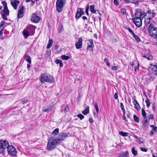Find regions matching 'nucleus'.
Masks as SVG:
<instances>
[{"label": "nucleus", "mask_w": 157, "mask_h": 157, "mask_svg": "<svg viewBox=\"0 0 157 157\" xmlns=\"http://www.w3.org/2000/svg\"><path fill=\"white\" fill-rule=\"evenodd\" d=\"M135 17L133 19V21L136 26L140 27L142 25V19L144 17V15L142 14L140 10H136Z\"/></svg>", "instance_id": "nucleus-1"}, {"label": "nucleus", "mask_w": 157, "mask_h": 157, "mask_svg": "<svg viewBox=\"0 0 157 157\" xmlns=\"http://www.w3.org/2000/svg\"><path fill=\"white\" fill-rule=\"evenodd\" d=\"M58 144L59 143L56 139L50 138L48 140L46 149L49 151L52 150L56 147Z\"/></svg>", "instance_id": "nucleus-2"}, {"label": "nucleus", "mask_w": 157, "mask_h": 157, "mask_svg": "<svg viewBox=\"0 0 157 157\" xmlns=\"http://www.w3.org/2000/svg\"><path fill=\"white\" fill-rule=\"evenodd\" d=\"M40 80L41 82L42 83H44L45 82L51 83L54 81L53 78L50 75L47 73L41 74Z\"/></svg>", "instance_id": "nucleus-3"}, {"label": "nucleus", "mask_w": 157, "mask_h": 157, "mask_svg": "<svg viewBox=\"0 0 157 157\" xmlns=\"http://www.w3.org/2000/svg\"><path fill=\"white\" fill-rule=\"evenodd\" d=\"M148 30L150 35L152 37L155 38L157 37V28L154 27V25L152 23L150 24L148 28Z\"/></svg>", "instance_id": "nucleus-4"}, {"label": "nucleus", "mask_w": 157, "mask_h": 157, "mask_svg": "<svg viewBox=\"0 0 157 157\" xmlns=\"http://www.w3.org/2000/svg\"><path fill=\"white\" fill-rule=\"evenodd\" d=\"M66 3V0H57L56 4V9L59 12H60L62 11Z\"/></svg>", "instance_id": "nucleus-5"}, {"label": "nucleus", "mask_w": 157, "mask_h": 157, "mask_svg": "<svg viewBox=\"0 0 157 157\" xmlns=\"http://www.w3.org/2000/svg\"><path fill=\"white\" fill-rule=\"evenodd\" d=\"M7 151L8 153L12 156H15L17 154V151L16 149L12 146H9L8 147Z\"/></svg>", "instance_id": "nucleus-6"}, {"label": "nucleus", "mask_w": 157, "mask_h": 157, "mask_svg": "<svg viewBox=\"0 0 157 157\" xmlns=\"http://www.w3.org/2000/svg\"><path fill=\"white\" fill-rule=\"evenodd\" d=\"M36 28V27L33 25H29L25 29L30 33V35L32 36L34 34L35 29Z\"/></svg>", "instance_id": "nucleus-7"}, {"label": "nucleus", "mask_w": 157, "mask_h": 157, "mask_svg": "<svg viewBox=\"0 0 157 157\" xmlns=\"http://www.w3.org/2000/svg\"><path fill=\"white\" fill-rule=\"evenodd\" d=\"M25 10L24 7L22 5H21L19 6L18 11V13L17 14V17L20 19L24 15V11Z\"/></svg>", "instance_id": "nucleus-8"}, {"label": "nucleus", "mask_w": 157, "mask_h": 157, "mask_svg": "<svg viewBox=\"0 0 157 157\" xmlns=\"http://www.w3.org/2000/svg\"><path fill=\"white\" fill-rule=\"evenodd\" d=\"M142 14L144 15V17H147L151 18L155 16L156 13L153 10H148V11L146 13L142 12Z\"/></svg>", "instance_id": "nucleus-9"}, {"label": "nucleus", "mask_w": 157, "mask_h": 157, "mask_svg": "<svg viewBox=\"0 0 157 157\" xmlns=\"http://www.w3.org/2000/svg\"><path fill=\"white\" fill-rule=\"evenodd\" d=\"M68 136V135L64 132L60 133L58 135V138L56 139L59 143L60 140H63Z\"/></svg>", "instance_id": "nucleus-10"}, {"label": "nucleus", "mask_w": 157, "mask_h": 157, "mask_svg": "<svg viewBox=\"0 0 157 157\" xmlns=\"http://www.w3.org/2000/svg\"><path fill=\"white\" fill-rule=\"evenodd\" d=\"M40 20V17L38 16L36 13H34L33 14L31 18V21L32 22L37 23Z\"/></svg>", "instance_id": "nucleus-11"}, {"label": "nucleus", "mask_w": 157, "mask_h": 157, "mask_svg": "<svg viewBox=\"0 0 157 157\" xmlns=\"http://www.w3.org/2000/svg\"><path fill=\"white\" fill-rule=\"evenodd\" d=\"M9 143L6 140L0 141V148L5 149L7 148L9 146Z\"/></svg>", "instance_id": "nucleus-12"}, {"label": "nucleus", "mask_w": 157, "mask_h": 157, "mask_svg": "<svg viewBox=\"0 0 157 157\" xmlns=\"http://www.w3.org/2000/svg\"><path fill=\"white\" fill-rule=\"evenodd\" d=\"M128 31L137 42H139L140 41V39L134 33L133 31L130 28H128Z\"/></svg>", "instance_id": "nucleus-13"}, {"label": "nucleus", "mask_w": 157, "mask_h": 157, "mask_svg": "<svg viewBox=\"0 0 157 157\" xmlns=\"http://www.w3.org/2000/svg\"><path fill=\"white\" fill-rule=\"evenodd\" d=\"M82 39L81 37L78 38V42L75 44V46L77 49H79L82 47Z\"/></svg>", "instance_id": "nucleus-14"}, {"label": "nucleus", "mask_w": 157, "mask_h": 157, "mask_svg": "<svg viewBox=\"0 0 157 157\" xmlns=\"http://www.w3.org/2000/svg\"><path fill=\"white\" fill-rule=\"evenodd\" d=\"M52 109V106L50 105H48L44 107L43 108V112H47L48 113L51 111Z\"/></svg>", "instance_id": "nucleus-15"}, {"label": "nucleus", "mask_w": 157, "mask_h": 157, "mask_svg": "<svg viewBox=\"0 0 157 157\" xmlns=\"http://www.w3.org/2000/svg\"><path fill=\"white\" fill-rule=\"evenodd\" d=\"M20 2L17 0H13L11 1V5L15 9H17V6L19 4Z\"/></svg>", "instance_id": "nucleus-16"}, {"label": "nucleus", "mask_w": 157, "mask_h": 157, "mask_svg": "<svg viewBox=\"0 0 157 157\" xmlns=\"http://www.w3.org/2000/svg\"><path fill=\"white\" fill-rule=\"evenodd\" d=\"M133 102L135 106V108L137 110H140V107L137 101L134 99Z\"/></svg>", "instance_id": "nucleus-17"}, {"label": "nucleus", "mask_w": 157, "mask_h": 157, "mask_svg": "<svg viewBox=\"0 0 157 157\" xmlns=\"http://www.w3.org/2000/svg\"><path fill=\"white\" fill-rule=\"evenodd\" d=\"M149 72L152 74L155 75H157V71L155 69V68L152 67L151 66L148 69Z\"/></svg>", "instance_id": "nucleus-18"}, {"label": "nucleus", "mask_w": 157, "mask_h": 157, "mask_svg": "<svg viewBox=\"0 0 157 157\" xmlns=\"http://www.w3.org/2000/svg\"><path fill=\"white\" fill-rule=\"evenodd\" d=\"M143 57L146 58L148 60H152L153 59V57L152 56L151 54L150 53H148L146 54L144 56H143Z\"/></svg>", "instance_id": "nucleus-19"}, {"label": "nucleus", "mask_w": 157, "mask_h": 157, "mask_svg": "<svg viewBox=\"0 0 157 157\" xmlns=\"http://www.w3.org/2000/svg\"><path fill=\"white\" fill-rule=\"evenodd\" d=\"M22 34L24 37V38L25 39H27L29 36H31L30 34H29L30 33L26 29L23 31Z\"/></svg>", "instance_id": "nucleus-20"}, {"label": "nucleus", "mask_w": 157, "mask_h": 157, "mask_svg": "<svg viewBox=\"0 0 157 157\" xmlns=\"http://www.w3.org/2000/svg\"><path fill=\"white\" fill-rule=\"evenodd\" d=\"M88 42L87 43V49H88L90 48H93L94 47V44L93 41L92 40H88Z\"/></svg>", "instance_id": "nucleus-21"}, {"label": "nucleus", "mask_w": 157, "mask_h": 157, "mask_svg": "<svg viewBox=\"0 0 157 157\" xmlns=\"http://www.w3.org/2000/svg\"><path fill=\"white\" fill-rule=\"evenodd\" d=\"M2 13H3L7 16H9V11L8 7H6L5 8H4V9L2 11Z\"/></svg>", "instance_id": "nucleus-22"}, {"label": "nucleus", "mask_w": 157, "mask_h": 157, "mask_svg": "<svg viewBox=\"0 0 157 157\" xmlns=\"http://www.w3.org/2000/svg\"><path fill=\"white\" fill-rule=\"evenodd\" d=\"M24 59L25 60L29 62V63H31V59L30 57L27 55H25L24 56Z\"/></svg>", "instance_id": "nucleus-23"}, {"label": "nucleus", "mask_w": 157, "mask_h": 157, "mask_svg": "<svg viewBox=\"0 0 157 157\" xmlns=\"http://www.w3.org/2000/svg\"><path fill=\"white\" fill-rule=\"evenodd\" d=\"M89 106H87L86 107V108L85 110L82 111V113L84 115H85L88 113H89Z\"/></svg>", "instance_id": "nucleus-24"}, {"label": "nucleus", "mask_w": 157, "mask_h": 157, "mask_svg": "<svg viewBox=\"0 0 157 157\" xmlns=\"http://www.w3.org/2000/svg\"><path fill=\"white\" fill-rule=\"evenodd\" d=\"M53 44V40L52 39H50L49 40L48 44L47 46V48H50L52 46Z\"/></svg>", "instance_id": "nucleus-25"}, {"label": "nucleus", "mask_w": 157, "mask_h": 157, "mask_svg": "<svg viewBox=\"0 0 157 157\" xmlns=\"http://www.w3.org/2000/svg\"><path fill=\"white\" fill-rule=\"evenodd\" d=\"M94 107L95 108L96 112V113L95 112L94 113V115L95 116V115L97 116V114L98 113L99 110L98 106V105L97 103H95L94 104Z\"/></svg>", "instance_id": "nucleus-26"}, {"label": "nucleus", "mask_w": 157, "mask_h": 157, "mask_svg": "<svg viewBox=\"0 0 157 157\" xmlns=\"http://www.w3.org/2000/svg\"><path fill=\"white\" fill-rule=\"evenodd\" d=\"M151 18L149 17L145 18L144 22L146 25H148L149 24H151L150 21Z\"/></svg>", "instance_id": "nucleus-27"}, {"label": "nucleus", "mask_w": 157, "mask_h": 157, "mask_svg": "<svg viewBox=\"0 0 157 157\" xmlns=\"http://www.w3.org/2000/svg\"><path fill=\"white\" fill-rule=\"evenodd\" d=\"M136 142L139 144H141L143 143L144 140L143 138L141 137H136Z\"/></svg>", "instance_id": "nucleus-28"}, {"label": "nucleus", "mask_w": 157, "mask_h": 157, "mask_svg": "<svg viewBox=\"0 0 157 157\" xmlns=\"http://www.w3.org/2000/svg\"><path fill=\"white\" fill-rule=\"evenodd\" d=\"M55 62L57 64H59V66L60 67H62L63 66V64L62 61L60 60L57 59L55 61Z\"/></svg>", "instance_id": "nucleus-29"}, {"label": "nucleus", "mask_w": 157, "mask_h": 157, "mask_svg": "<svg viewBox=\"0 0 157 157\" xmlns=\"http://www.w3.org/2000/svg\"><path fill=\"white\" fill-rule=\"evenodd\" d=\"M90 10L93 13H95L96 12V10H94V6L93 5L90 6Z\"/></svg>", "instance_id": "nucleus-30"}, {"label": "nucleus", "mask_w": 157, "mask_h": 157, "mask_svg": "<svg viewBox=\"0 0 157 157\" xmlns=\"http://www.w3.org/2000/svg\"><path fill=\"white\" fill-rule=\"evenodd\" d=\"M59 128H56L53 131V132H52V134L53 135H56L59 133Z\"/></svg>", "instance_id": "nucleus-31"}, {"label": "nucleus", "mask_w": 157, "mask_h": 157, "mask_svg": "<svg viewBox=\"0 0 157 157\" xmlns=\"http://www.w3.org/2000/svg\"><path fill=\"white\" fill-rule=\"evenodd\" d=\"M132 153L134 155H136L137 154V152L135 150L134 147H133L132 149Z\"/></svg>", "instance_id": "nucleus-32"}, {"label": "nucleus", "mask_w": 157, "mask_h": 157, "mask_svg": "<svg viewBox=\"0 0 157 157\" xmlns=\"http://www.w3.org/2000/svg\"><path fill=\"white\" fill-rule=\"evenodd\" d=\"M61 58L63 60H68L70 58L69 56L64 55H62Z\"/></svg>", "instance_id": "nucleus-33"}, {"label": "nucleus", "mask_w": 157, "mask_h": 157, "mask_svg": "<svg viewBox=\"0 0 157 157\" xmlns=\"http://www.w3.org/2000/svg\"><path fill=\"white\" fill-rule=\"evenodd\" d=\"M150 127L152 128V130L154 131L155 132H157V127L153 125H150Z\"/></svg>", "instance_id": "nucleus-34"}, {"label": "nucleus", "mask_w": 157, "mask_h": 157, "mask_svg": "<svg viewBox=\"0 0 157 157\" xmlns=\"http://www.w3.org/2000/svg\"><path fill=\"white\" fill-rule=\"evenodd\" d=\"M145 103L146 104L148 108L150 105V103L149 99H147L145 101Z\"/></svg>", "instance_id": "nucleus-35"}, {"label": "nucleus", "mask_w": 157, "mask_h": 157, "mask_svg": "<svg viewBox=\"0 0 157 157\" xmlns=\"http://www.w3.org/2000/svg\"><path fill=\"white\" fill-rule=\"evenodd\" d=\"M133 118L134 121L137 122L138 123L139 122V119L138 117L135 115H133Z\"/></svg>", "instance_id": "nucleus-36"}, {"label": "nucleus", "mask_w": 157, "mask_h": 157, "mask_svg": "<svg viewBox=\"0 0 157 157\" xmlns=\"http://www.w3.org/2000/svg\"><path fill=\"white\" fill-rule=\"evenodd\" d=\"M119 133L120 135L124 136H127L128 134L127 133L122 131L119 132Z\"/></svg>", "instance_id": "nucleus-37"}, {"label": "nucleus", "mask_w": 157, "mask_h": 157, "mask_svg": "<svg viewBox=\"0 0 157 157\" xmlns=\"http://www.w3.org/2000/svg\"><path fill=\"white\" fill-rule=\"evenodd\" d=\"M141 112L142 116L144 118H145L146 116V113L145 111L143 108H142L141 109Z\"/></svg>", "instance_id": "nucleus-38"}, {"label": "nucleus", "mask_w": 157, "mask_h": 157, "mask_svg": "<svg viewBox=\"0 0 157 157\" xmlns=\"http://www.w3.org/2000/svg\"><path fill=\"white\" fill-rule=\"evenodd\" d=\"M128 154V151H126L125 153H123L122 155H119L118 157H127V154Z\"/></svg>", "instance_id": "nucleus-39"}, {"label": "nucleus", "mask_w": 157, "mask_h": 157, "mask_svg": "<svg viewBox=\"0 0 157 157\" xmlns=\"http://www.w3.org/2000/svg\"><path fill=\"white\" fill-rule=\"evenodd\" d=\"M120 105H121V109L123 111V113H124V114H125V110L124 109V105H123V104L122 103H120Z\"/></svg>", "instance_id": "nucleus-40"}, {"label": "nucleus", "mask_w": 157, "mask_h": 157, "mask_svg": "<svg viewBox=\"0 0 157 157\" xmlns=\"http://www.w3.org/2000/svg\"><path fill=\"white\" fill-rule=\"evenodd\" d=\"M79 14H80V13H79V12L78 10H77V12L76 13V15H75V17H76V19H78L80 17H81L80 16H79L80 15Z\"/></svg>", "instance_id": "nucleus-41"}, {"label": "nucleus", "mask_w": 157, "mask_h": 157, "mask_svg": "<svg viewBox=\"0 0 157 157\" xmlns=\"http://www.w3.org/2000/svg\"><path fill=\"white\" fill-rule=\"evenodd\" d=\"M78 10L80 13V14H79L80 15L79 16L81 17L82 15H83L84 14V12L80 8L79 9H78Z\"/></svg>", "instance_id": "nucleus-42"}, {"label": "nucleus", "mask_w": 157, "mask_h": 157, "mask_svg": "<svg viewBox=\"0 0 157 157\" xmlns=\"http://www.w3.org/2000/svg\"><path fill=\"white\" fill-rule=\"evenodd\" d=\"M77 116L81 120H82L84 118V116L81 114H79L77 115Z\"/></svg>", "instance_id": "nucleus-43"}, {"label": "nucleus", "mask_w": 157, "mask_h": 157, "mask_svg": "<svg viewBox=\"0 0 157 157\" xmlns=\"http://www.w3.org/2000/svg\"><path fill=\"white\" fill-rule=\"evenodd\" d=\"M2 17L4 20H7V17L6 14H3V13H1Z\"/></svg>", "instance_id": "nucleus-44"}, {"label": "nucleus", "mask_w": 157, "mask_h": 157, "mask_svg": "<svg viewBox=\"0 0 157 157\" xmlns=\"http://www.w3.org/2000/svg\"><path fill=\"white\" fill-rule=\"evenodd\" d=\"M104 61L106 63V64L108 66H109L110 63L109 62L108 59L107 58H105L104 60Z\"/></svg>", "instance_id": "nucleus-45"}, {"label": "nucleus", "mask_w": 157, "mask_h": 157, "mask_svg": "<svg viewBox=\"0 0 157 157\" xmlns=\"http://www.w3.org/2000/svg\"><path fill=\"white\" fill-rule=\"evenodd\" d=\"M140 149L141 151L144 152H147V148H143L141 147L140 148Z\"/></svg>", "instance_id": "nucleus-46"}, {"label": "nucleus", "mask_w": 157, "mask_h": 157, "mask_svg": "<svg viewBox=\"0 0 157 157\" xmlns=\"http://www.w3.org/2000/svg\"><path fill=\"white\" fill-rule=\"evenodd\" d=\"M50 54H51L50 51H49V50H47L46 51V53H45V56L47 55V56H49L50 55Z\"/></svg>", "instance_id": "nucleus-47"}, {"label": "nucleus", "mask_w": 157, "mask_h": 157, "mask_svg": "<svg viewBox=\"0 0 157 157\" xmlns=\"http://www.w3.org/2000/svg\"><path fill=\"white\" fill-rule=\"evenodd\" d=\"M121 12L123 14H125L126 12V10L125 8H122L121 10Z\"/></svg>", "instance_id": "nucleus-48"}, {"label": "nucleus", "mask_w": 157, "mask_h": 157, "mask_svg": "<svg viewBox=\"0 0 157 157\" xmlns=\"http://www.w3.org/2000/svg\"><path fill=\"white\" fill-rule=\"evenodd\" d=\"M139 66V63H138L137 66H136V67H133V70H134L135 71H136V70H138Z\"/></svg>", "instance_id": "nucleus-49"}, {"label": "nucleus", "mask_w": 157, "mask_h": 157, "mask_svg": "<svg viewBox=\"0 0 157 157\" xmlns=\"http://www.w3.org/2000/svg\"><path fill=\"white\" fill-rule=\"evenodd\" d=\"M2 4L4 6V8H5L6 7H7V3L5 1H3L2 2Z\"/></svg>", "instance_id": "nucleus-50"}, {"label": "nucleus", "mask_w": 157, "mask_h": 157, "mask_svg": "<svg viewBox=\"0 0 157 157\" xmlns=\"http://www.w3.org/2000/svg\"><path fill=\"white\" fill-rule=\"evenodd\" d=\"M27 101V100L26 99H23L21 100V102L23 103V104L26 103Z\"/></svg>", "instance_id": "nucleus-51"}, {"label": "nucleus", "mask_w": 157, "mask_h": 157, "mask_svg": "<svg viewBox=\"0 0 157 157\" xmlns=\"http://www.w3.org/2000/svg\"><path fill=\"white\" fill-rule=\"evenodd\" d=\"M143 126L144 127H146L147 125V120L145 121L143 123Z\"/></svg>", "instance_id": "nucleus-52"}, {"label": "nucleus", "mask_w": 157, "mask_h": 157, "mask_svg": "<svg viewBox=\"0 0 157 157\" xmlns=\"http://www.w3.org/2000/svg\"><path fill=\"white\" fill-rule=\"evenodd\" d=\"M117 67L116 66H113L112 67V69L113 71H116L117 70Z\"/></svg>", "instance_id": "nucleus-53"}, {"label": "nucleus", "mask_w": 157, "mask_h": 157, "mask_svg": "<svg viewBox=\"0 0 157 157\" xmlns=\"http://www.w3.org/2000/svg\"><path fill=\"white\" fill-rule=\"evenodd\" d=\"M154 118V116L153 114H151L149 115L148 118L149 119H152Z\"/></svg>", "instance_id": "nucleus-54"}, {"label": "nucleus", "mask_w": 157, "mask_h": 157, "mask_svg": "<svg viewBox=\"0 0 157 157\" xmlns=\"http://www.w3.org/2000/svg\"><path fill=\"white\" fill-rule=\"evenodd\" d=\"M114 98L116 99H117L118 98V93H116L114 95Z\"/></svg>", "instance_id": "nucleus-55"}, {"label": "nucleus", "mask_w": 157, "mask_h": 157, "mask_svg": "<svg viewBox=\"0 0 157 157\" xmlns=\"http://www.w3.org/2000/svg\"><path fill=\"white\" fill-rule=\"evenodd\" d=\"M5 23V22L2 21L0 24V27H2Z\"/></svg>", "instance_id": "nucleus-56"}, {"label": "nucleus", "mask_w": 157, "mask_h": 157, "mask_svg": "<svg viewBox=\"0 0 157 157\" xmlns=\"http://www.w3.org/2000/svg\"><path fill=\"white\" fill-rule=\"evenodd\" d=\"M114 3L115 5H117L119 3L117 0H114Z\"/></svg>", "instance_id": "nucleus-57"}, {"label": "nucleus", "mask_w": 157, "mask_h": 157, "mask_svg": "<svg viewBox=\"0 0 157 157\" xmlns=\"http://www.w3.org/2000/svg\"><path fill=\"white\" fill-rule=\"evenodd\" d=\"M85 12L87 15H89L88 8H87L86 9V10H85Z\"/></svg>", "instance_id": "nucleus-58"}, {"label": "nucleus", "mask_w": 157, "mask_h": 157, "mask_svg": "<svg viewBox=\"0 0 157 157\" xmlns=\"http://www.w3.org/2000/svg\"><path fill=\"white\" fill-rule=\"evenodd\" d=\"M3 30L4 29H3L0 31V35H2Z\"/></svg>", "instance_id": "nucleus-59"}, {"label": "nucleus", "mask_w": 157, "mask_h": 157, "mask_svg": "<svg viewBox=\"0 0 157 157\" xmlns=\"http://www.w3.org/2000/svg\"><path fill=\"white\" fill-rule=\"evenodd\" d=\"M89 121L91 123H92L93 122V120L92 118H90L89 119Z\"/></svg>", "instance_id": "nucleus-60"}, {"label": "nucleus", "mask_w": 157, "mask_h": 157, "mask_svg": "<svg viewBox=\"0 0 157 157\" xmlns=\"http://www.w3.org/2000/svg\"><path fill=\"white\" fill-rule=\"evenodd\" d=\"M136 0H128V1H129L130 3H134L135 2Z\"/></svg>", "instance_id": "nucleus-61"}, {"label": "nucleus", "mask_w": 157, "mask_h": 157, "mask_svg": "<svg viewBox=\"0 0 157 157\" xmlns=\"http://www.w3.org/2000/svg\"><path fill=\"white\" fill-rule=\"evenodd\" d=\"M154 132H153V131L151 130V131L150 133V134L151 136H152L154 134Z\"/></svg>", "instance_id": "nucleus-62"}, {"label": "nucleus", "mask_w": 157, "mask_h": 157, "mask_svg": "<svg viewBox=\"0 0 157 157\" xmlns=\"http://www.w3.org/2000/svg\"><path fill=\"white\" fill-rule=\"evenodd\" d=\"M82 18L84 20H87V17H86L84 16L82 17Z\"/></svg>", "instance_id": "nucleus-63"}, {"label": "nucleus", "mask_w": 157, "mask_h": 157, "mask_svg": "<svg viewBox=\"0 0 157 157\" xmlns=\"http://www.w3.org/2000/svg\"><path fill=\"white\" fill-rule=\"evenodd\" d=\"M68 106H67L64 109L65 111H67V110H68Z\"/></svg>", "instance_id": "nucleus-64"}]
</instances>
